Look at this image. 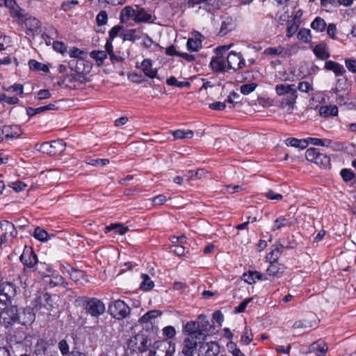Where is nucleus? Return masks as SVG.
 I'll return each mask as SVG.
<instances>
[{"label":"nucleus","instance_id":"f257e3e1","mask_svg":"<svg viewBox=\"0 0 356 356\" xmlns=\"http://www.w3.org/2000/svg\"><path fill=\"white\" fill-rule=\"evenodd\" d=\"M195 324L189 323L188 325H184L182 332L185 336L181 344L179 356H194L199 344L202 343L205 340L201 333L193 332Z\"/></svg>","mask_w":356,"mask_h":356},{"label":"nucleus","instance_id":"f03ea898","mask_svg":"<svg viewBox=\"0 0 356 356\" xmlns=\"http://www.w3.org/2000/svg\"><path fill=\"white\" fill-rule=\"evenodd\" d=\"M75 303L77 306L83 307L86 313L93 317L99 316L106 309L104 302L96 298L79 297L75 300Z\"/></svg>","mask_w":356,"mask_h":356},{"label":"nucleus","instance_id":"7ed1b4c3","mask_svg":"<svg viewBox=\"0 0 356 356\" xmlns=\"http://www.w3.org/2000/svg\"><path fill=\"white\" fill-rule=\"evenodd\" d=\"M275 92L279 96H285L281 100L282 107L287 106L293 108L298 98L297 88L295 84H278L275 86Z\"/></svg>","mask_w":356,"mask_h":356},{"label":"nucleus","instance_id":"20e7f679","mask_svg":"<svg viewBox=\"0 0 356 356\" xmlns=\"http://www.w3.org/2000/svg\"><path fill=\"white\" fill-rule=\"evenodd\" d=\"M13 17L17 18V23L22 26L24 24L29 32L34 33L41 27V22L36 17L29 15L24 10L13 11Z\"/></svg>","mask_w":356,"mask_h":356},{"label":"nucleus","instance_id":"39448f33","mask_svg":"<svg viewBox=\"0 0 356 356\" xmlns=\"http://www.w3.org/2000/svg\"><path fill=\"white\" fill-rule=\"evenodd\" d=\"M151 345V339L143 333H138L131 337L127 342L128 348L138 353L147 352Z\"/></svg>","mask_w":356,"mask_h":356},{"label":"nucleus","instance_id":"423d86ee","mask_svg":"<svg viewBox=\"0 0 356 356\" xmlns=\"http://www.w3.org/2000/svg\"><path fill=\"white\" fill-rule=\"evenodd\" d=\"M231 46L232 44L218 47L216 48V51L217 54H221L227 51ZM210 67L214 72H222L226 70L227 62L222 56L217 55L211 59Z\"/></svg>","mask_w":356,"mask_h":356},{"label":"nucleus","instance_id":"0eeeda50","mask_svg":"<svg viewBox=\"0 0 356 356\" xmlns=\"http://www.w3.org/2000/svg\"><path fill=\"white\" fill-rule=\"evenodd\" d=\"M108 312L116 319L125 318L130 313L129 307L120 300H115L108 306Z\"/></svg>","mask_w":356,"mask_h":356},{"label":"nucleus","instance_id":"6e6552de","mask_svg":"<svg viewBox=\"0 0 356 356\" xmlns=\"http://www.w3.org/2000/svg\"><path fill=\"white\" fill-rule=\"evenodd\" d=\"M65 149V143L63 140L59 139L51 142H44L42 143L38 149L44 154L54 156L60 154Z\"/></svg>","mask_w":356,"mask_h":356},{"label":"nucleus","instance_id":"1a4fd4ad","mask_svg":"<svg viewBox=\"0 0 356 356\" xmlns=\"http://www.w3.org/2000/svg\"><path fill=\"white\" fill-rule=\"evenodd\" d=\"M17 287L10 282H3L0 285V298L6 305H10L17 296Z\"/></svg>","mask_w":356,"mask_h":356},{"label":"nucleus","instance_id":"9d476101","mask_svg":"<svg viewBox=\"0 0 356 356\" xmlns=\"http://www.w3.org/2000/svg\"><path fill=\"white\" fill-rule=\"evenodd\" d=\"M189 323L195 324L194 327L195 328L193 329V332L201 333L204 340L207 338V334L205 332H209L212 327V325L209 321L207 319V316L204 314L199 315L197 316V321H188L184 325H188Z\"/></svg>","mask_w":356,"mask_h":356},{"label":"nucleus","instance_id":"9b49d317","mask_svg":"<svg viewBox=\"0 0 356 356\" xmlns=\"http://www.w3.org/2000/svg\"><path fill=\"white\" fill-rule=\"evenodd\" d=\"M20 261L24 265V271L32 269L38 264V257L33 248L26 246L19 257Z\"/></svg>","mask_w":356,"mask_h":356},{"label":"nucleus","instance_id":"f8f14e48","mask_svg":"<svg viewBox=\"0 0 356 356\" xmlns=\"http://www.w3.org/2000/svg\"><path fill=\"white\" fill-rule=\"evenodd\" d=\"M17 234V232L12 222L8 220H1L0 222V236L1 241L6 243L10 239L15 238Z\"/></svg>","mask_w":356,"mask_h":356},{"label":"nucleus","instance_id":"ddd939ff","mask_svg":"<svg viewBox=\"0 0 356 356\" xmlns=\"http://www.w3.org/2000/svg\"><path fill=\"white\" fill-rule=\"evenodd\" d=\"M0 314L6 325H11L17 323L19 309L17 306L8 305L3 309Z\"/></svg>","mask_w":356,"mask_h":356},{"label":"nucleus","instance_id":"4468645a","mask_svg":"<svg viewBox=\"0 0 356 356\" xmlns=\"http://www.w3.org/2000/svg\"><path fill=\"white\" fill-rule=\"evenodd\" d=\"M227 65L229 69H232L234 71L243 68L245 62L241 53L236 51H230L227 56Z\"/></svg>","mask_w":356,"mask_h":356},{"label":"nucleus","instance_id":"2eb2a0df","mask_svg":"<svg viewBox=\"0 0 356 356\" xmlns=\"http://www.w3.org/2000/svg\"><path fill=\"white\" fill-rule=\"evenodd\" d=\"M88 74H79V73H74L71 74H67L63 82H66V86L71 88H75L80 84L87 83L90 81V79L87 77Z\"/></svg>","mask_w":356,"mask_h":356},{"label":"nucleus","instance_id":"dca6fc26","mask_svg":"<svg viewBox=\"0 0 356 356\" xmlns=\"http://www.w3.org/2000/svg\"><path fill=\"white\" fill-rule=\"evenodd\" d=\"M68 66L74 73L89 74L92 69V65L85 59H73L69 61Z\"/></svg>","mask_w":356,"mask_h":356},{"label":"nucleus","instance_id":"f3484780","mask_svg":"<svg viewBox=\"0 0 356 356\" xmlns=\"http://www.w3.org/2000/svg\"><path fill=\"white\" fill-rule=\"evenodd\" d=\"M136 7V18L134 22L136 23H152L154 22L153 17L150 13L146 10L144 8L138 5H135Z\"/></svg>","mask_w":356,"mask_h":356},{"label":"nucleus","instance_id":"a211bd4d","mask_svg":"<svg viewBox=\"0 0 356 356\" xmlns=\"http://www.w3.org/2000/svg\"><path fill=\"white\" fill-rule=\"evenodd\" d=\"M35 320V314L31 307H26L22 312H19L17 323L27 325L31 324Z\"/></svg>","mask_w":356,"mask_h":356},{"label":"nucleus","instance_id":"6ab92c4d","mask_svg":"<svg viewBox=\"0 0 356 356\" xmlns=\"http://www.w3.org/2000/svg\"><path fill=\"white\" fill-rule=\"evenodd\" d=\"M204 36L199 32L193 33V37L188 38L186 47L190 51H197L202 48V40Z\"/></svg>","mask_w":356,"mask_h":356},{"label":"nucleus","instance_id":"aec40b11","mask_svg":"<svg viewBox=\"0 0 356 356\" xmlns=\"http://www.w3.org/2000/svg\"><path fill=\"white\" fill-rule=\"evenodd\" d=\"M3 135H5L6 138H19L23 131L20 127L18 125H5L1 128Z\"/></svg>","mask_w":356,"mask_h":356},{"label":"nucleus","instance_id":"412c9836","mask_svg":"<svg viewBox=\"0 0 356 356\" xmlns=\"http://www.w3.org/2000/svg\"><path fill=\"white\" fill-rule=\"evenodd\" d=\"M327 350V346L323 341H317L310 346L308 353H314L316 356H325Z\"/></svg>","mask_w":356,"mask_h":356},{"label":"nucleus","instance_id":"4be33fe9","mask_svg":"<svg viewBox=\"0 0 356 356\" xmlns=\"http://www.w3.org/2000/svg\"><path fill=\"white\" fill-rule=\"evenodd\" d=\"M236 28L235 20L230 17H225L222 19L221 26L219 31L220 36L227 35L229 32L232 31Z\"/></svg>","mask_w":356,"mask_h":356},{"label":"nucleus","instance_id":"5701e85b","mask_svg":"<svg viewBox=\"0 0 356 356\" xmlns=\"http://www.w3.org/2000/svg\"><path fill=\"white\" fill-rule=\"evenodd\" d=\"M313 53L320 60H325L330 58L328 47L325 43H319L313 48Z\"/></svg>","mask_w":356,"mask_h":356},{"label":"nucleus","instance_id":"b1692460","mask_svg":"<svg viewBox=\"0 0 356 356\" xmlns=\"http://www.w3.org/2000/svg\"><path fill=\"white\" fill-rule=\"evenodd\" d=\"M136 18V7L127 6L123 8L120 12V19L122 23H126L130 19L134 21Z\"/></svg>","mask_w":356,"mask_h":356},{"label":"nucleus","instance_id":"393cba45","mask_svg":"<svg viewBox=\"0 0 356 356\" xmlns=\"http://www.w3.org/2000/svg\"><path fill=\"white\" fill-rule=\"evenodd\" d=\"M324 68L332 71L336 76H342L346 72V70L342 65L332 60H327Z\"/></svg>","mask_w":356,"mask_h":356},{"label":"nucleus","instance_id":"a878e982","mask_svg":"<svg viewBox=\"0 0 356 356\" xmlns=\"http://www.w3.org/2000/svg\"><path fill=\"white\" fill-rule=\"evenodd\" d=\"M291 246H286L280 243L274 247V248L271 250L270 253L267 255V259L269 260L270 263L277 262L278 259L280 257L282 253V250L284 248H291Z\"/></svg>","mask_w":356,"mask_h":356},{"label":"nucleus","instance_id":"bb28decb","mask_svg":"<svg viewBox=\"0 0 356 356\" xmlns=\"http://www.w3.org/2000/svg\"><path fill=\"white\" fill-rule=\"evenodd\" d=\"M152 62L150 59H144L141 63V68L144 74L149 77L154 78L156 77L157 70L156 69H152Z\"/></svg>","mask_w":356,"mask_h":356},{"label":"nucleus","instance_id":"cd10ccee","mask_svg":"<svg viewBox=\"0 0 356 356\" xmlns=\"http://www.w3.org/2000/svg\"><path fill=\"white\" fill-rule=\"evenodd\" d=\"M207 350L204 356H229L226 354L220 355V346L214 341L206 343Z\"/></svg>","mask_w":356,"mask_h":356},{"label":"nucleus","instance_id":"c85d7f7f","mask_svg":"<svg viewBox=\"0 0 356 356\" xmlns=\"http://www.w3.org/2000/svg\"><path fill=\"white\" fill-rule=\"evenodd\" d=\"M264 275L257 271H248L243 275V280L249 284H254L256 280H263Z\"/></svg>","mask_w":356,"mask_h":356},{"label":"nucleus","instance_id":"c756f323","mask_svg":"<svg viewBox=\"0 0 356 356\" xmlns=\"http://www.w3.org/2000/svg\"><path fill=\"white\" fill-rule=\"evenodd\" d=\"M348 83L347 79L345 77L339 78L337 80L335 87L332 89V92L335 95H339V93L345 92L346 90H348Z\"/></svg>","mask_w":356,"mask_h":356},{"label":"nucleus","instance_id":"7c9ffc66","mask_svg":"<svg viewBox=\"0 0 356 356\" xmlns=\"http://www.w3.org/2000/svg\"><path fill=\"white\" fill-rule=\"evenodd\" d=\"M319 113L323 117L336 116L338 114V108L334 105L323 106L319 109Z\"/></svg>","mask_w":356,"mask_h":356},{"label":"nucleus","instance_id":"2f4dec72","mask_svg":"<svg viewBox=\"0 0 356 356\" xmlns=\"http://www.w3.org/2000/svg\"><path fill=\"white\" fill-rule=\"evenodd\" d=\"M286 145L288 146L298 147L301 149L306 148L308 145L307 140H301L296 138H289L286 140Z\"/></svg>","mask_w":356,"mask_h":356},{"label":"nucleus","instance_id":"473e14b6","mask_svg":"<svg viewBox=\"0 0 356 356\" xmlns=\"http://www.w3.org/2000/svg\"><path fill=\"white\" fill-rule=\"evenodd\" d=\"M162 312L159 310H150L146 312L143 316H141L139 319L140 323H145L151 321L152 319L156 318L160 316H161Z\"/></svg>","mask_w":356,"mask_h":356},{"label":"nucleus","instance_id":"72a5a7b5","mask_svg":"<svg viewBox=\"0 0 356 356\" xmlns=\"http://www.w3.org/2000/svg\"><path fill=\"white\" fill-rule=\"evenodd\" d=\"M113 230H114L115 233L124 234L128 231V228L124 227L120 223L111 224L104 228L105 234H107Z\"/></svg>","mask_w":356,"mask_h":356},{"label":"nucleus","instance_id":"f704fd0d","mask_svg":"<svg viewBox=\"0 0 356 356\" xmlns=\"http://www.w3.org/2000/svg\"><path fill=\"white\" fill-rule=\"evenodd\" d=\"M90 56L96 61L97 65L100 66L104 63L107 54L104 51L94 50L90 53Z\"/></svg>","mask_w":356,"mask_h":356},{"label":"nucleus","instance_id":"c9c22d12","mask_svg":"<svg viewBox=\"0 0 356 356\" xmlns=\"http://www.w3.org/2000/svg\"><path fill=\"white\" fill-rule=\"evenodd\" d=\"M314 163L323 168H327L330 166V159L326 154L319 153L318 156L316 157Z\"/></svg>","mask_w":356,"mask_h":356},{"label":"nucleus","instance_id":"e433bc0d","mask_svg":"<svg viewBox=\"0 0 356 356\" xmlns=\"http://www.w3.org/2000/svg\"><path fill=\"white\" fill-rule=\"evenodd\" d=\"M35 271L38 273V275L42 277H50L49 273L51 271V267L44 263L38 264L36 268L35 269Z\"/></svg>","mask_w":356,"mask_h":356},{"label":"nucleus","instance_id":"4c0bfd02","mask_svg":"<svg viewBox=\"0 0 356 356\" xmlns=\"http://www.w3.org/2000/svg\"><path fill=\"white\" fill-rule=\"evenodd\" d=\"M172 135L175 140L191 138L193 136V131L191 130L177 129L172 132Z\"/></svg>","mask_w":356,"mask_h":356},{"label":"nucleus","instance_id":"58836bf2","mask_svg":"<svg viewBox=\"0 0 356 356\" xmlns=\"http://www.w3.org/2000/svg\"><path fill=\"white\" fill-rule=\"evenodd\" d=\"M297 38L305 43H308L312 40L311 31L308 29L302 28L299 30Z\"/></svg>","mask_w":356,"mask_h":356},{"label":"nucleus","instance_id":"ea45409f","mask_svg":"<svg viewBox=\"0 0 356 356\" xmlns=\"http://www.w3.org/2000/svg\"><path fill=\"white\" fill-rule=\"evenodd\" d=\"M70 275V278L74 282H78L81 280L83 279L85 277L84 272L81 270L75 269L72 267H70V269L67 270Z\"/></svg>","mask_w":356,"mask_h":356},{"label":"nucleus","instance_id":"a19ab883","mask_svg":"<svg viewBox=\"0 0 356 356\" xmlns=\"http://www.w3.org/2000/svg\"><path fill=\"white\" fill-rule=\"evenodd\" d=\"M311 27L317 31H323L326 29V23L325 20L320 17H317L314 19V20L311 23Z\"/></svg>","mask_w":356,"mask_h":356},{"label":"nucleus","instance_id":"79ce46f5","mask_svg":"<svg viewBox=\"0 0 356 356\" xmlns=\"http://www.w3.org/2000/svg\"><path fill=\"white\" fill-rule=\"evenodd\" d=\"M141 278L143 280L140 284V289L144 291H149L154 286V282L151 280L149 276L147 274H142Z\"/></svg>","mask_w":356,"mask_h":356},{"label":"nucleus","instance_id":"37998d69","mask_svg":"<svg viewBox=\"0 0 356 356\" xmlns=\"http://www.w3.org/2000/svg\"><path fill=\"white\" fill-rule=\"evenodd\" d=\"M29 67L32 70L42 71L44 72H49V67L47 65L38 62L35 60L31 59L29 62Z\"/></svg>","mask_w":356,"mask_h":356},{"label":"nucleus","instance_id":"c03bdc74","mask_svg":"<svg viewBox=\"0 0 356 356\" xmlns=\"http://www.w3.org/2000/svg\"><path fill=\"white\" fill-rule=\"evenodd\" d=\"M33 236L36 239L42 242L47 241L49 238V234L40 227H37L34 229Z\"/></svg>","mask_w":356,"mask_h":356},{"label":"nucleus","instance_id":"a18cd8bd","mask_svg":"<svg viewBox=\"0 0 356 356\" xmlns=\"http://www.w3.org/2000/svg\"><path fill=\"white\" fill-rule=\"evenodd\" d=\"M253 339V334L251 329L245 327L241 337V343L244 345H248Z\"/></svg>","mask_w":356,"mask_h":356},{"label":"nucleus","instance_id":"49530a36","mask_svg":"<svg viewBox=\"0 0 356 356\" xmlns=\"http://www.w3.org/2000/svg\"><path fill=\"white\" fill-rule=\"evenodd\" d=\"M204 170L199 169V170H197L196 171L189 170L185 175H184V177H185V178L187 180H191V179L195 180V179H201L202 177L204 175Z\"/></svg>","mask_w":356,"mask_h":356},{"label":"nucleus","instance_id":"de8ad7c7","mask_svg":"<svg viewBox=\"0 0 356 356\" xmlns=\"http://www.w3.org/2000/svg\"><path fill=\"white\" fill-rule=\"evenodd\" d=\"M307 142L316 146L329 147L332 144V141L330 139H321L316 138H309Z\"/></svg>","mask_w":356,"mask_h":356},{"label":"nucleus","instance_id":"09e8293b","mask_svg":"<svg viewBox=\"0 0 356 356\" xmlns=\"http://www.w3.org/2000/svg\"><path fill=\"white\" fill-rule=\"evenodd\" d=\"M69 54L71 58H78L77 60L84 59L87 53L77 47H72L69 50Z\"/></svg>","mask_w":356,"mask_h":356},{"label":"nucleus","instance_id":"8fccbe9b","mask_svg":"<svg viewBox=\"0 0 356 356\" xmlns=\"http://www.w3.org/2000/svg\"><path fill=\"white\" fill-rule=\"evenodd\" d=\"M166 83L168 86H174L178 88H182L185 87H189L190 83L188 81H179L175 76H170L167 79Z\"/></svg>","mask_w":356,"mask_h":356},{"label":"nucleus","instance_id":"3c124183","mask_svg":"<svg viewBox=\"0 0 356 356\" xmlns=\"http://www.w3.org/2000/svg\"><path fill=\"white\" fill-rule=\"evenodd\" d=\"M340 175L343 180L346 183L353 181L356 177L355 174L350 169L348 168L342 169Z\"/></svg>","mask_w":356,"mask_h":356},{"label":"nucleus","instance_id":"603ef678","mask_svg":"<svg viewBox=\"0 0 356 356\" xmlns=\"http://www.w3.org/2000/svg\"><path fill=\"white\" fill-rule=\"evenodd\" d=\"M49 285L51 287L56 286H63L67 285L66 280L60 275H56L52 277L49 280Z\"/></svg>","mask_w":356,"mask_h":356},{"label":"nucleus","instance_id":"864d4df0","mask_svg":"<svg viewBox=\"0 0 356 356\" xmlns=\"http://www.w3.org/2000/svg\"><path fill=\"white\" fill-rule=\"evenodd\" d=\"M320 152L314 147L309 148L306 150L305 158L307 161L314 163L316 157L319 154Z\"/></svg>","mask_w":356,"mask_h":356},{"label":"nucleus","instance_id":"5fc2aeb1","mask_svg":"<svg viewBox=\"0 0 356 356\" xmlns=\"http://www.w3.org/2000/svg\"><path fill=\"white\" fill-rule=\"evenodd\" d=\"M289 223V220L284 216L277 218L274 222V226L272 228V231L280 229L283 227L288 225Z\"/></svg>","mask_w":356,"mask_h":356},{"label":"nucleus","instance_id":"6e6d98bb","mask_svg":"<svg viewBox=\"0 0 356 356\" xmlns=\"http://www.w3.org/2000/svg\"><path fill=\"white\" fill-rule=\"evenodd\" d=\"M313 323L311 321L306 320H299L296 321L293 325V329H307L313 327Z\"/></svg>","mask_w":356,"mask_h":356},{"label":"nucleus","instance_id":"4d7b16f0","mask_svg":"<svg viewBox=\"0 0 356 356\" xmlns=\"http://www.w3.org/2000/svg\"><path fill=\"white\" fill-rule=\"evenodd\" d=\"M136 29H131L122 35V38L124 40H129L131 42H135L136 40H138L140 37L136 35Z\"/></svg>","mask_w":356,"mask_h":356},{"label":"nucleus","instance_id":"13d9d810","mask_svg":"<svg viewBox=\"0 0 356 356\" xmlns=\"http://www.w3.org/2000/svg\"><path fill=\"white\" fill-rule=\"evenodd\" d=\"M299 27V24L295 20L293 19L291 21L286 29V35L287 37L290 38L292 35H294V33L297 31Z\"/></svg>","mask_w":356,"mask_h":356},{"label":"nucleus","instance_id":"bf43d9fd","mask_svg":"<svg viewBox=\"0 0 356 356\" xmlns=\"http://www.w3.org/2000/svg\"><path fill=\"white\" fill-rule=\"evenodd\" d=\"M53 48L56 51L60 53L62 55H65L67 52V46L60 41L54 42Z\"/></svg>","mask_w":356,"mask_h":356},{"label":"nucleus","instance_id":"052dcab7","mask_svg":"<svg viewBox=\"0 0 356 356\" xmlns=\"http://www.w3.org/2000/svg\"><path fill=\"white\" fill-rule=\"evenodd\" d=\"M257 85L255 83L243 84L241 86V92L245 95H247L253 92L257 88Z\"/></svg>","mask_w":356,"mask_h":356},{"label":"nucleus","instance_id":"680f3d73","mask_svg":"<svg viewBox=\"0 0 356 356\" xmlns=\"http://www.w3.org/2000/svg\"><path fill=\"white\" fill-rule=\"evenodd\" d=\"M296 88L297 90L302 92H309L314 90L312 84L308 81H300Z\"/></svg>","mask_w":356,"mask_h":356},{"label":"nucleus","instance_id":"e2e57ef3","mask_svg":"<svg viewBox=\"0 0 356 356\" xmlns=\"http://www.w3.org/2000/svg\"><path fill=\"white\" fill-rule=\"evenodd\" d=\"M284 51V48L282 46L277 47H268L265 49V54L270 56L280 55Z\"/></svg>","mask_w":356,"mask_h":356},{"label":"nucleus","instance_id":"0e129e2a","mask_svg":"<svg viewBox=\"0 0 356 356\" xmlns=\"http://www.w3.org/2000/svg\"><path fill=\"white\" fill-rule=\"evenodd\" d=\"M240 95L233 91L227 97V102L229 104H232L234 106L237 104H241V100L240 99Z\"/></svg>","mask_w":356,"mask_h":356},{"label":"nucleus","instance_id":"69168bd1","mask_svg":"<svg viewBox=\"0 0 356 356\" xmlns=\"http://www.w3.org/2000/svg\"><path fill=\"white\" fill-rule=\"evenodd\" d=\"M163 334L168 339H172L176 335V330L173 326H166L163 329Z\"/></svg>","mask_w":356,"mask_h":356},{"label":"nucleus","instance_id":"338daca9","mask_svg":"<svg viewBox=\"0 0 356 356\" xmlns=\"http://www.w3.org/2000/svg\"><path fill=\"white\" fill-rule=\"evenodd\" d=\"M108 20L107 13L105 10H102L97 15L96 21L99 26L104 25L106 24Z\"/></svg>","mask_w":356,"mask_h":356},{"label":"nucleus","instance_id":"774afa93","mask_svg":"<svg viewBox=\"0 0 356 356\" xmlns=\"http://www.w3.org/2000/svg\"><path fill=\"white\" fill-rule=\"evenodd\" d=\"M346 68L352 73H356V60L353 58H346L345 60Z\"/></svg>","mask_w":356,"mask_h":356}]
</instances>
